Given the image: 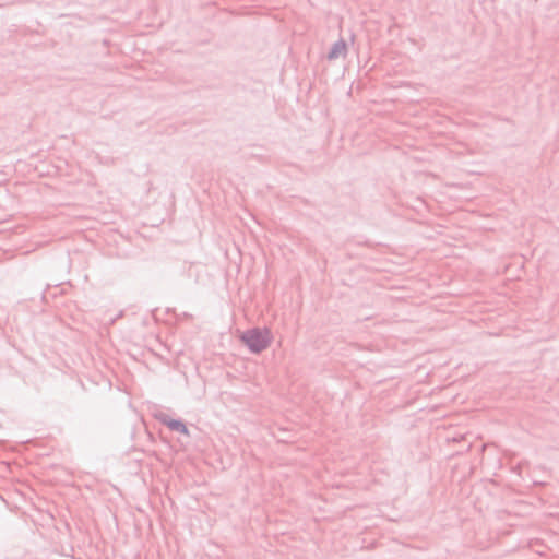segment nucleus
I'll return each mask as SVG.
<instances>
[{
    "instance_id": "1",
    "label": "nucleus",
    "mask_w": 559,
    "mask_h": 559,
    "mask_svg": "<svg viewBox=\"0 0 559 559\" xmlns=\"http://www.w3.org/2000/svg\"><path fill=\"white\" fill-rule=\"evenodd\" d=\"M240 338L252 353L259 354L270 346L273 337L269 329L254 328L243 332Z\"/></svg>"
},
{
    "instance_id": "2",
    "label": "nucleus",
    "mask_w": 559,
    "mask_h": 559,
    "mask_svg": "<svg viewBox=\"0 0 559 559\" xmlns=\"http://www.w3.org/2000/svg\"><path fill=\"white\" fill-rule=\"evenodd\" d=\"M346 51H347V47H346V44L344 40H337L333 44L329 55H328V58L330 60H335L340 57H344L346 55Z\"/></svg>"
},
{
    "instance_id": "3",
    "label": "nucleus",
    "mask_w": 559,
    "mask_h": 559,
    "mask_svg": "<svg viewBox=\"0 0 559 559\" xmlns=\"http://www.w3.org/2000/svg\"><path fill=\"white\" fill-rule=\"evenodd\" d=\"M177 432L182 433V435H188V429H187L186 425L178 420H177Z\"/></svg>"
}]
</instances>
